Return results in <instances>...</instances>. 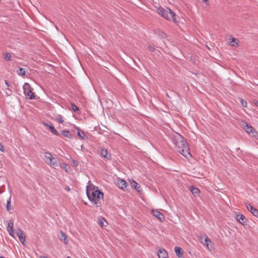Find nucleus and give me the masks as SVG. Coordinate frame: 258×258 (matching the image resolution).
<instances>
[{
    "instance_id": "1",
    "label": "nucleus",
    "mask_w": 258,
    "mask_h": 258,
    "mask_svg": "<svg viewBox=\"0 0 258 258\" xmlns=\"http://www.w3.org/2000/svg\"><path fill=\"white\" fill-rule=\"evenodd\" d=\"M86 194L90 201L96 205V207H99L98 204L100 199L103 198L104 194L91 183L86 187Z\"/></svg>"
},
{
    "instance_id": "2",
    "label": "nucleus",
    "mask_w": 258,
    "mask_h": 258,
    "mask_svg": "<svg viewBox=\"0 0 258 258\" xmlns=\"http://www.w3.org/2000/svg\"><path fill=\"white\" fill-rule=\"evenodd\" d=\"M178 136L177 141H176L175 143L176 150L184 157L187 158L191 156L189 152V147L187 143L181 135L178 134Z\"/></svg>"
},
{
    "instance_id": "3",
    "label": "nucleus",
    "mask_w": 258,
    "mask_h": 258,
    "mask_svg": "<svg viewBox=\"0 0 258 258\" xmlns=\"http://www.w3.org/2000/svg\"><path fill=\"white\" fill-rule=\"evenodd\" d=\"M158 13L166 19L169 20L170 18H172L173 21H175V14L174 12H172L170 9L168 8L164 9L161 7L158 9Z\"/></svg>"
},
{
    "instance_id": "4",
    "label": "nucleus",
    "mask_w": 258,
    "mask_h": 258,
    "mask_svg": "<svg viewBox=\"0 0 258 258\" xmlns=\"http://www.w3.org/2000/svg\"><path fill=\"white\" fill-rule=\"evenodd\" d=\"M23 90L25 95L28 96L30 99H34L35 98L34 93L33 92V88L31 87L28 83H25L23 86Z\"/></svg>"
},
{
    "instance_id": "5",
    "label": "nucleus",
    "mask_w": 258,
    "mask_h": 258,
    "mask_svg": "<svg viewBox=\"0 0 258 258\" xmlns=\"http://www.w3.org/2000/svg\"><path fill=\"white\" fill-rule=\"evenodd\" d=\"M44 157L45 159V162L49 165H53L54 166H57V163L56 161H53L54 160V157L52 154L49 152H46L44 153Z\"/></svg>"
},
{
    "instance_id": "6",
    "label": "nucleus",
    "mask_w": 258,
    "mask_h": 258,
    "mask_svg": "<svg viewBox=\"0 0 258 258\" xmlns=\"http://www.w3.org/2000/svg\"><path fill=\"white\" fill-rule=\"evenodd\" d=\"M152 213L154 216L156 217L158 219H159L160 221H163L165 220V217L164 215L158 211L157 210H152Z\"/></svg>"
},
{
    "instance_id": "7",
    "label": "nucleus",
    "mask_w": 258,
    "mask_h": 258,
    "mask_svg": "<svg viewBox=\"0 0 258 258\" xmlns=\"http://www.w3.org/2000/svg\"><path fill=\"white\" fill-rule=\"evenodd\" d=\"M43 124L45 126H46L52 134L59 136V134L57 130L54 128V127L52 124H49L46 122H44Z\"/></svg>"
},
{
    "instance_id": "8",
    "label": "nucleus",
    "mask_w": 258,
    "mask_h": 258,
    "mask_svg": "<svg viewBox=\"0 0 258 258\" xmlns=\"http://www.w3.org/2000/svg\"><path fill=\"white\" fill-rule=\"evenodd\" d=\"M246 209L250 212L254 216L258 217V210L251 206L250 204L246 205Z\"/></svg>"
},
{
    "instance_id": "9",
    "label": "nucleus",
    "mask_w": 258,
    "mask_h": 258,
    "mask_svg": "<svg viewBox=\"0 0 258 258\" xmlns=\"http://www.w3.org/2000/svg\"><path fill=\"white\" fill-rule=\"evenodd\" d=\"M16 234H17V236H18L20 241L22 243H24V242L25 241L26 238H25V236L24 235L23 231L21 229H18L16 230Z\"/></svg>"
},
{
    "instance_id": "10",
    "label": "nucleus",
    "mask_w": 258,
    "mask_h": 258,
    "mask_svg": "<svg viewBox=\"0 0 258 258\" xmlns=\"http://www.w3.org/2000/svg\"><path fill=\"white\" fill-rule=\"evenodd\" d=\"M157 254L159 258H167L168 257V253L164 249H159Z\"/></svg>"
},
{
    "instance_id": "11",
    "label": "nucleus",
    "mask_w": 258,
    "mask_h": 258,
    "mask_svg": "<svg viewBox=\"0 0 258 258\" xmlns=\"http://www.w3.org/2000/svg\"><path fill=\"white\" fill-rule=\"evenodd\" d=\"M100 156L102 157L105 158L107 159H110L111 157L110 154H108V151L105 149H102L100 151Z\"/></svg>"
},
{
    "instance_id": "12",
    "label": "nucleus",
    "mask_w": 258,
    "mask_h": 258,
    "mask_svg": "<svg viewBox=\"0 0 258 258\" xmlns=\"http://www.w3.org/2000/svg\"><path fill=\"white\" fill-rule=\"evenodd\" d=\"M238 40L231 36L230 37V38L229 39V44L232 46H237L238 45Z\"/></svg>"
},
{
    "instance_id": "13",
    "label": "nucleus",
    "mask_w": 258,
    "mask_h": 258,
    "mask_svg": "<svg viewBox=\"0 0 258 258\" xmlns=\"http://www.w3.org/2000/svg\"><path fill=\"white\" fill-rule=\"evenodd\" d=\"M244 128L245 131L248 134L252 133L253 134L254 133L252 127L248 123H245Z\"/></svg>"
},
{
    "instance_id": "14",
    "label": "nucleus",
    "mask_w": 258,
    "mask_h": 258,
    "mask_svg": "<svg viewBox=\"0 0 258 258\" xmlns=\"http://www.w3.org/2000/svg\"><path fill=\"white\" fill-rule=\"evenodd\" d=\"M236 218H237V220L241 223V224H244L245 223V216L241 214H237V216H236Z\"/></svg>"
},
{
    "instance_id": "15",
    "label": "nucleus",
    "mask_w": 258,
    "mask_h": 258,
    "mask_svg": "<svg viewBox=\"0 0 258 258\" xmlns=\"http://www.w3.org/2000/svg\"><path fill=\"white\" fill-rule=\"evenodd\" d=\"M78 131V136L81 139L83 140H85L87 139V137L85 135V133L83 131H82L81 130H80L79 127L77 128Z\"/></svg>"
},
{
    "instance_id": "16",
    "label": "nucleus",
    "mask_w": 258,
    "mask_h": 258,
    "mask_svg": "<svg viewBox=\"0 0 258 258\" xmlns=\"http://www.w3.org/2000/svg\"><path fill=\"white\" fill-rule=\"evenodd\" d=\"M117 185L118 187L123 189L126 186V182L124 180L121 179L118 181Z\"/></svg>"
},
{
    "instance_id": "17",
    "label": "nucleus",
    "mask_w": 258,
    "mask_h": 258,
    "mask_svg": "<svg viewBox=\"0 0 258 258\" xmlns=\"http://www.w3.org/2000/svg\"><path fill=\"white\" fill-rule=\"evenodd\" d=\"M175 252L178 257H180L182 256V249L179 246H176L175 247Z\"/></svg>"
},
{
    "instance_id": "18",
    "label": "nucleus",
    "mask_w": 258,
    "mask_h": 258,
    "mask_svg": "<svg viewBox=\"0 0 258 258\" xmlns=\"http://www.w3.org/2000/svg\"><path fill=\"white\" fill-rule=\"evenodd\" d=\"M189 189L191 192L192 193V194L195 195H198L200 192V190L198 188L195 187L194 186H190L189 187Z\"/></svg>"
},
{
    "instance_id": "19",
    "label": "nucleus",
    "mask_w": 258,
    "mask_h": 258,
    "mask_svg": "<svg viewBox=\"0 0 258 258\" xmlns=\"http://www.w3.org/2000/svg\"><path fill=\"white\" fill-rule=\"evenodd\" d=\"M132 186L134 187L138 191H140L141 186L136 181L133 180L131 183Z\"/></svg>"
},
{
    "instance_id": "20",
    "label": "nucleus",
    "mask_w": 258,
    "mask_h": 258,
    "mask_svg": "<svg viewBox=\"0 0 258 258\" xmlns=\"http://www.w3.org/2000/svg\"><path fill=\"white\" fill-rule=\"evenodd\" d=\"M3 55L4 56V59L6 61H11L12 60V56L10 53L4 52Z\"/></svg>"
},
{
    "instance_id": "21",
    "label": "nucleus",
    "mask_w": 258,
    "mask_h": 258,
    "mask_svg": "<svg viewBox=\"0 0 258 258\" xmlns=\"http://www.w3.org/2000/svg\"><path fill=\"white\" fill-rule=\"evenodd\" d=\"M98 223V224L102 227L106 226V224H107V222L105 219L102 217L99 219Z\"/></svg>"
},
{
    "instance_id": "22",
    "label": "nucleus",
    "mask_w": 258,
    "mask_h": 258,
    "mask_svg": "<svg viewBox=\"0 0 258 258\" xmlns=\"http://www.w3.org/2000/svg\"><path fill=\"white\" fill-rule=\"evenodd\" d=\"M14 226V222L13 220H10L8 223L7 226V231L10 230L12 231V230L13 229Z\"/></svg>"
},
{
    "instance_id": "23",
    "label": "nucleus",
    "mask_w": 258,
    "mask_h": 258,
    "mask_svg": "<svg viewBox=\"0 0 258 258\" xmlns=\"http://www.w3.org/2000/svg\"><path fill=\"white\" fill-rule=\"evenodd\" d=\"M61 133L64 136L67 137L68 138H72V134L69 131H62Z\"/></svg>"
},
{
    "instance_id": "24",
    "label": "nucleus",
    "mask_w": 258,
    "mask_h": 258,
    "mask_svg": "<svg viewBox=\"0 0 258 258\" xmlns=\"http://www.w3.org/2000/svg\"><path fill=\"white\" fill-rule=\"evenodd\" d=\"M18 74L19 75L24 76L25 75V71L24 69L22 68H20L19 69V71L18 72Z\"/></svg>"
},
{
    "instance_id": "25",
    "label": "nucleus",
    "mask_w": 258,
    "mask_h": 258,
    "mask_svg": "<svg viewBox=\"0 0 258 258\" xmlns=\"http://www.w3.org/2000/svg\"><path fill=\"white\" fill-rule=\"evenodd\" d=\"M11 197L9 198V199L7 200V211H10L11 208Z\"/></svg>"
},
{
    "instance_id": "26",
    "label": "nucleus",
    "mask_w": 258,
    "mask_h": 258,
    "mask_svg": "<svg viewBox=\"0 0 258 258\" xmlns=\"http://www.w3.org/2000/svg\"><path fill=\"white\" fill-rule=\"evenodd\" d=\"M61 233V236L60 239L61 240L63 241L64 242V243H66V242L65 241L66 240L67 236L64 233L62 232Z\"/></svg>"
},
{
    "instance_id": "27",
    "label": "nucleus",
    "mask_w": 258,
    "mask_h": 258,
    "mask_svg": "<svg viewBox=\"0 0 258 258\" xmlns=\"http://www.w3.org/2000/svg\"><path fill=\"white\" fill-rule=\"evenodd\" d=\"M5 82L6 85L7 87V89L9 91V92H6V94H7L8 95H10L11 94V91L9 89V87L10 86L7 80H5Z\"/></svg>"
},
{
    "instance_id": "28",
    "label": "nucleus",
    "mask_w": 258,
    "mask_h": 258,
    "mask_svg": "<svg viewBox=\"0 0 258 258\" xmlns=\"http://www.w3.org/2000/svg\"><path fill=\"white\" fill-rule=\"evenodd\" d=\"M239 100L241 102V105L244 107H246L247 106V102L245 100H244L242 98H240Z\"/></svg>"
},
{
    "instance_id": "29",
    "label": "nucleus",
    "mask_w": 258,
    "mask_h": 258,
    "mask_svg": "<svg viewBox=\"0 0 258 258\" xmlns=\"http://www.w3.org/2000/svg\"><path fill=\"white\" fill-rule=\"evenodd\" d=\"M72 109L75 112H77L79 110L78 107H77L74 103H71Z\"/></svg>"
},
{
    "instance_id": "30",
    "label": "nucleus",
    "mask_w": 258,
    "mask_h": 258,
    "mask_svg": "<svg viewBox=\"0 0 258 258\" xmlns=\"http://www.w3.org/2000/svg\"><path fill=\"white\" fill-rule=\"evenodd\" d=\"M57 120V121L60 123H62L64 122L63 117L60 115H59Z\"/></svg>"
},
{
    "instance_id": "31",
    "label": "nucleus",
    "mask_w": 258,
    "mask_h": 258,
    "mask_svg": "<svg viewBox=\"0 0 258 258\" xmlns=\"http://www.w3.org/2000/svg\"><path fill=\"white\" fill-rule=\"evenodd\" d=\"M148 49L150 51H154V50H155V48L152 46H149Z\"/></svg>"
},
{
    "instance_id": "32",
    "label": "nucleus",
    "mask_w": 258,
    "mask_h": 258,
    "mask_svg": "<svg viewBox=\"0 0 258 258\" xmlns=\"http://www.w3.org/2000/svg\"><path fill=\"white\" fill-rule=\"evenodd\" d=\"M73 163L75 167H77L79 165V162L75 160H73Z\"/></svg>"
},
{
    "instance_id": "33",
    "label": "nucleus",
    "mask_w": 258,
    "mask_h": 258,
    "mask_svg": "<svg viewBox=\"0 0 258 258\" xmlns=\"http://www.w3.org/2000/svg\"><path fill=\"white\" fill-rule=\"evenodd\" d=\"M8 231V232H9V234H10L11 236H12V237H14V231H13V230H12V231H10V230H9V231Z\"/></svg>"
},
{
    "instance_id": "34",
    "label": "nucleus",
    "mask_w": 258,
    "mask_h": 258,
    "mask_svg": "<svg viewBox=\"0 0 258 258\" xmlns=\"http://www.w3.org/2000/svg\"><path fill=\"white\" fill-rule=\"evenodd\" d=\"M0 151L2 152H4L3 146L2 145V144L1 143H0Z\"/></svg>"
},
{
    "instance_id": "35",
    "label": "nucleus",
    "mask_w": 258,
    "mask_h": 258,
    "mask_svg": "<svg viewBox=\"0 0 258 258\" xmlns=\"http://www.w3.org/2000/svg\"><path fill=\"white\" fill-rule=\"evenodd\" d=\"M165 36H166V34H165V33H162V36L163 37H165Z\"/></svg>"
},
{
    "instance_id": "36",
    "label": "nucleus",
    "mask_w": 258,
    "mask_h": 258,
    "mask_svg": "<svg viewBox=\"0 0 258 258\" xmlns=\"http://www.w3.org/2000/svg\"><path fill=\"white\" fill-rule=\"evenodd\" d=\"M209 240V239L207 237L205 239V241H208Z\"/></svg>"
},
{
    "instance_id": "37",
    "label": "nucleus",
    "mask_w": 258,
    "mask_h": 258,
    "mask_svg": "<svg viewBox=\"0 0 258 258\" xmlns=\"http://www.w3.org/2000/svg\"><path fill=\"white\" fill-rule=\"evenodd\" d=\"M66 190L69 191L70 190V188L68 187L67 188H66Z\"/></svg>"
},
{
    "instance_id": "38",
    "label": "nucleus",
    "mask_w": 258,
    "mask_h": 258,
    "mask_svg": "<svg viewBox=\"0 0 258 258\" xmlns=\"http://www.w3.org/2000/svg\"><path fill=\"white\" fill-rule=\"evenodd\" d=\"M203 2H207V0H202Z\"/></svg>"
},
{
    "instance_id": "39",
    "label": "nucleus",
    "mask_w": 258,
    "mask_h": 258,
    "mask_svg": "<svg viewBox=\"0 0 258 258\" xmlns=\"http://www.w3.org/2000/svg\"><path fill=\"white\" fill-rule=\"evenodd\" d=\"M0 258H5V257L3 256H0Z\"/></svg>"
},
{
    "instance_id": "40",
    "label": "nucleus",
    "mask_w": 258,
    "mask_h": 258,
    "mask_svg": "<svg viewBox=\"0 0 258 258\" xmlns=\"http://www.w3.org/2000/svg\"><path fill=\"white\" fill-rule=\"evenodd\" d=\"M43 258H47V257H43Z\"/></svg>"
},
{
    "instance_id": "41",
    "label": "nucleus",
    "mask_w": 258,
    "mask_h": 258,
    "mask_svg": "<svg viewBox=\"0 0 258 258\" xmlns=\"http://www.w3.org/2000/svg\"><path fill=\"white\" fill-rule=\"evenodd\" d=\"M257 105H258V102L257 103Z\"/></svg>"
},
{
    "instance_id": "42",
    "label": "nucleus",
    "mask_w": 258,
    "mask_h": 258,
    "mask_svg": "<svg viewBox=\"0 0 258 258\" xmlns=\"http://www.w3.org/2000/svg\"><path fill=\"white\" fill-rule=\"evenodd\" d=\"M1 2V0H0V2Z\"/></svg>"
}]
</instances>
